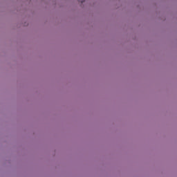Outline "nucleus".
I'll return each mask as SVG.
<instances>
[{
  "instance_id": "nucleus-1",
  "label": "nucleus",
  "mask_w": 177,
  "mask_h": 177,
  "mask_svg": "<svg viewBox=\"0 0 177 177\" xmlns=\"http://www.w3.org/2000/svg\"><path fill=\"white\" fill-rule=\"evenodd\" d=\"M79 2H81V3H84V2H85V0H79Z\"/></svg>"
}]
</instances>
